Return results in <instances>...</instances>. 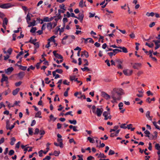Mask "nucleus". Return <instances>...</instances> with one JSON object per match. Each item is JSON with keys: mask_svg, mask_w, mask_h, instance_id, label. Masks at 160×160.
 Returning a JSON list of instances; mask_svg holds the SVG:
<instances>
[{"mask_svg": "<svg viewBox=\"0 0 160 160\" xmlns=\"http://www.w3.org/2000/svg\"><path fill=\"white\" fill-rule=\"evenodd\" d=\"M111 97L113 100L111 101L113 103L117 102V100H119L121 98V96H118L117 93H116L112 91L111 93Z\"/></svg>", "mask_w": 160, "mask_h": 160, "instance_id": "f257e3e1", "label": "nucleus"}, {"mask_svg": "<svg viewBox=\"0 0 160 160\" xmlns=\"http://www.w3.org/2000/svg\"><path fill=\"white\" fill-rule=\"evenodd\" d=\"M112 91L114 93H117L118 96H120L124 94L122 89L120 88H114L113 89Z\"/></svg>", "mask_w": 160, "mask_h": 160, "instance_id": "f03ea898", "label": "nucleus"}, {"mask_svg": "<svg viewBox=\"0 0 160 160\" xmlns=\"http://www.w3.org/2000/svg\"><path fill=\"white\" fill-rule=\"evenodd\" d=\"M103 111V109L102 108H96V111H95L94 113L97 115L98 117H100L101 116Z\"/></svg>", "mask_w": 160, "mask_h": 160, "instance_id": "7ed1b4c3", "label": "nucleus"}, {"mask_svg": "<svg viewBox=\"0 0 160 160\" xmlns=\"http://www.w3.org/2000/svg\"><path fill=\"white\" fill-rule=\"evenodd\" d=\"M110 113L109 112L105 111L103 113V116L104 117V119L107 120L108 119H111V116L110 115Z\"/></svg>", "mask_w": 160, "mask_h": 160, "instance_id": "20e7f679", "label": "nucleus"}, {"mask_svg": "<svg viewBox=\"0 0 160 160\" xmlns=\"http://www.w3.org/2000/svg\"><path fill=\"white\" fill-rule=\"evenodd\" d=\"M133 71L132 70H129L128 69L124 70L123 71V73L126 76H130L131 75Z\"/></svg>", "mask_w": 160, "mask_h": 160, "instance_id": "39448f33", "label": "nucleus"}, {"mask_svg": "<svg viewBox=\"0 0 160 160\" xmlns=\"http://www.w3.org/2000/svg\"><path fill=\"white\" fill-rule=\"evenodd\" d=\"M13 68L10 67L5 70V72L8 75H10L13 70Z\"/></svg>", "mask_w": 160, "mask_h": 160, "instance_id": "423d86ee", "label": "nucleus"}, {"mask_svg": "<svg viewBox=\"0 0 160 160\" xmlns=\"http://www.w3.org/2000/svg\"><path fill=\"white\" fill-rule=\"evenodd\" d=\"M11 7V4L9 3L3 4L0 6L1 8L4 9H7Z\"/></svg>", "mask_w": 160, "mask_h": 160, "instance_id": "0eeeda50", "label": "nucleus"}, {"mask_svg": "<svg viewBox=\"0 0 160 160\" xmlns=\"http://www.w3.org/2000/svg\"><path fill=\"white\" fill-rule=\"evenodd\" d=\"M131 64L132 65V67L134 68L137 69H138V68L141 66V64L139 63H135Z\"/></svg>", "mask_w": 160, "mask_h": 160, "instance_id": "6e6552de", "label": "nucleus"}, {"mask_svg": "<svg viewBox=\"0 0 160 160\" xmlns=\"http://www.w3.org/2000/svg\"><path fill=\"white\" fill-rule=\"evenodd\" d=\"M84 17V15L83 13H80L78 14V17H77V18H76L79 20L80 22H82Z\"/></svg>", "mask_w": 160, "mask_h": 160, "instance_id": "1a4fd4ad", "label": "nucleus"}, {"mask_svg": "<svg viewBox=\"0 0 160 160\" xmlns=\"http://www.w3.org/2000/svg\"><path fill=\"white\" fill-rule=\"evenodd\" d=\"M56 51H54L53 52V53L54 55L58 59H62L63 57L62 56L58 53H56Z\"/></svg>", "mask_w": 160, "mask_h": 160, "instance_id": "9d476101", "label": "nucleus"}, {"mask_svg": "<svg viewBox=\"0 0 160 160\" xmlns=\"http://www.w3.org/2000/svg\"><path fill=\"white\" fill-rule=\"evenodd\" d=\"M2 78L1 80V82H3L4 81H8V77L5 76V74H2Z\"/></svg>", "mask_w": 160, "mask_h": 160, "instance_id": "9b49d317", "label": "nucleus"}, {"mask_svg": "<svg viewBox=\"0 0 160 160\" xmlns=\"http://www.w3.org/2000/svg\"><path fill=\"white\" fill-rule=\"evenodd\" d=\"M102 97L105 98L107 100H108L110 98V96L109 95L104 92H102Z\"/></svg>", "mask_w": 160, "mask_h": 160, "instance_id": "f8f14e48", "label": "nucleus"}, {"mask_svg": "<svg viewBox=\"0 0 160 160\" xmlns=\"http://www.w3.org/2000/svg\"><path fill=\"white\" fill-rule=\"evenodd\" d=\"M153 42L155 43V44L156 46L155 48V50L157 49L160 47V43H159V40H154L153 41Z\"/></svg>", "mask_w": 160, "mask_h": 160, "instance_id": "ddd939ff", "label": "nucleus"}, {"mask_svg": "<svg viewBox=\"0 0 160 160\" xmlns=\"http://www.w3.org/2000/svg\"><path fill=\"white\" fill-rule=\"evenodd\" d=\"M40 20H41V24H42L43 23V22H48L52 20L51 19H49L48 17H45L43 18V20L39 19Z\"/></svg>", "mask_w": 160, "mask_h": 160, "instance_id": "4468645a", "label": "nucleus"}, {"mask_svg": "<svg viewBox=\"0 0 160 160\" xmlns=\"http://www.w3.org/2000/svg\"><path fill=\"white\" fill-rule=\"evenodd\" d=\"M17 75L18 76L19 78L22 79L24 76L25 73L23 72H20Z\"/></svg>", "mask_w": 160, "mask_h": 160, "instance_id": "2eb2a0df", "label": "nucleus"}, {"mask_svg": "<svg viewBox=\"0 0 160 160\" xmlns=\"http://www.w3.org/2000/svg\"><path fill=\"white\" fill-rule=\"evenodd\" d=\"M70 79L71 81L74 80L77 82L78 83H79L80 82V81H78L77 78H75V76H70Z\"/></svg>", "mask_w": 160, "mask_h": 160, "instance_id": "dca6fc26", "label": "nucleus"}, {"mask_svg": "<svg viewBox=\"0 0 160 160\" xmlns=\"http://www.w3.org/2000/svg\"><path fill=\"white\" fill-rule=\"evenodd\" d=\"M28 24V27H31V26H34L35 25L36 21L35 20H33L32 22H27Z\"/></svg>", "mask_w": 160, "mask_h": 160, "instance_id": "f3484780", "label": "nucleus"}, {"mask_svg": "<svg viewBox=\"0 0 160 160\" xmlns=\"http://www.w3.org/2000/svg\"><path fill=\"white\" fill-rule=\"evenodd\" d=\"M65 27V24H64L63 26V27L62 28H60L57 27V28H58L57 29V32L58 31H59L60 32V34L61 35V32H63L64 31Z\"/></svg>", "mask_w": 160, "mask_h": 160, "instance_id": "a211bd4d", "label": "nucleus"}, {"mask_svg": "<svg viewBox=\"0 0 160 160\" xmlns=\"http://www.w3.org/2000/svg\"><path fill=\"white\" fill-rule=\"evenodd\" d=\"M47 28L50 31L51 30V29L52 28V24L51 22H49L47 23Z\"/></svg>", "mask_w": 160, "mask_h": 160, "instance_id": "6ab92c4d", "label": "nucleus"}, {"mask_svg": "<svg viewBox=\"0 0 160 160\" xmlns=\"http://www.w3.org/2000/svg\"><path fill=\"white\" fill-rule=\"evenodd\" d=\"M19 90L20 88H17L13 90L12 92L13 95L14 96L16 95L19 92Z\"/></svg>", "mask_w": 160, "mask_h": 160, "instance_id": "aec40b11", "label": "nucleus"}, {"mask_svg": "<svg viewBox=\"0 0 160 160\" xmlns=\"http://www.w3.org/2000/svg\"><path fill=\"white\" fill-rule=\"evenodd\" d=\"M75 36L74 35H72L69 36V40H70L69 43H70L72 42L73 40L75 39Z\"/></svg>", "mask_w": 160, "mask_h": 160, "instance_id": "412c9836", "label": "nucleus"}, {"mask_svg": "<svg viewBox=\"0 0 160 160\" xmlns=\"http://www.w3.org/2000/svg\"><path fill=\"white\" fill-rule=\"evenodd\" d=\"M79 6L82 8H83L84 7H86V5L85 3H84L83 0H81L79 2Z\"/></svg>", "mask_w": 160, "mask_h": 160, "instance_id": "4be33fe9", "label": "nucleus"}, {"mask_svg": "<svg viewBox=\"0 0 160 160\" xmlns=\"http://www.w3.org/2000/svg\"><path fill=\"white\" fill-rule=\"evenodd\" d=\"M150 112L149 111H148L146 112V116L149 120L151 121L152 120V118L150 116Z\"/></svg>", "mask_w": 160, "mask_h": 160, "instance_id": "5701e85b", "label": "nucleus"}, {"mask_svg": "<svg viewBox=\"0 0 160 160\" xmlns=\"http://www.w3.org/2000/svg\"><path fill=\"white\" fill-rule=\"evenodd\" d=\"M118 48L122 49V52H123L127 53L128 52L127 49L125 47H118Z\"/></svg>", "mask_w": 160, "mask_h": 160, "instance_id": "b1692460", "label": "nucleus"}, {"mask_svg": "<svg viewBox=\"0 0 160 160\" xmlns=\"http://www.w3.org/2000/svg\"><path fill=\"white\" fill-rule=\"evenodd\" d=\"M32 39V37H31L30 38V39L29 40V41L28 42H26V43L30 42L32 44H34L36 42L37 40V39Z\"/></svg>", "mask_w": 160, "mask_h": 160, "instance_id": "393cba45", "label": "nucleus"}, {"mask_svg": "<svg viewBox=\"0 0 160 160\" xmlns=\"http://www.w3.org/2000/svg\"><path fill=\"white\" fill-rule=\"evenodd\" d=\"M82 54L81 56H82L83 55L85 56L86 58H88L89 57V54L88 52L86 51H84L82 52Z\"/></svg>", "mask_w": 160, "mask_h": 160, "instance_id": "a878e982", "label": "nucleus"}, {"mask_svg": "<svg viewBox=\"0 0 160 160\" xmlns=\"http://www.w3.org/2000/svg\"><path fill=\"white\" fill-rule=\"evenodd\" d=\"M15 123H14L13 125H12L11 127H8V122H7V125H6V128L7 129H9L10 130H11L13 128H14L15 126Z\"/></svg>", "mask_w": 160, "mask_h": 160, "instance_id": "bb28decb", "label": "nucleus"}, {"mask_svg": "<svg viewBox=\"0 0 160 160\" xmlns=\"http://www.w3.org/2000/svg\"><path fill=\"white\" fill-rule=\"evenodd\" d=\"M113 52L114 53V54H113V55H115L118 52H121L122 51L121 50L118 49H113Z\"/></svg>", "mask_w": 160, "mask_h": 160, "instance_id": "cd10ccee", "label": "nucleus"}, {"mask_svg": "<svg viewBox=\"0 0 160 160\" xmlns=\"http://www.w3.org/2000/svg\"><path fill=\"white\" fill-rule=\"evenodd\" d=\"M41 112L40 111H38L35 114V117L36 118H42V116H41Z\"/></svg>", "mask_w": 160, "mask_h": 160, "instance_id": "c85d7f7f", "label": "nucleus"}, {"mask_svg": "<svg viewBox=\"0 0 160 160\" xmlns=\"http://www.w3.org/2000/svg\"><path fill=\"white\" fill-rule=\"evenodd\" d=\"M87 139L91 143H94L95 142L94 140L90 137H88Z\"/></svg>", "mask_w": 160, "mask_h": 160, "instance_id": "c756f323", "label": "nucleus"}, {"mask_svg": "<svg viewBox=\"0 0 160 160\" xmlns=\"http://www.w3.org/2000/svg\"><path fill=\"white\" fill-rule=\"evenodd\" d=\"M98 157V158H106V156L103 153L100 152Z\"/></svg>", "mask_w": 160, "mask_h": 160, "instance_id": "7c9ffc66", "label": "nucleus"}, {"mask_svg": "<svg viewBox=\"0 0 160 160\" xmlns=\"http://www.w3.org/2000/svg\"><path fill=\"white\" fill-rule=\"evenodd\" d=\"M55 37H56L55 36H52L50 38L48 39V41H52L53 42H55V41L54 38Z\"/></svg>", "mask_w": 160, "mask_h": 160, "instance_id": "2f4dec72", "label": "nucleus"}, {"mask_svg": "<svg viewBox=\"0 0 160 160\" xmlns=\"http://www.w3.org/2000/svg\"><path fill=\"white\" fill-rule=\"evenodd\" d=\"M16 141V139L15 138L12 137L11 138V142L10 143V144L11 145H13L14 144V142Z\"/></svg>", "mask_w": 160, "mask_h": 160, "instance_id": "473e14b6", "label": "nucleus"}, {"mask_svg": "<svg viewBox=\"0 0 160 160\" xmlns=\"http://www.w3.org/2000/svg\"><path fill=\"white\" fill-rule=\"evenodd\" d=\"M155 15V13L153 12H151V13H149L148 12H147L146 13V15L148 17L153 16Z\"/></svg>", "mask_w": 160, "mask_h": 160, "instance_id": "72a5a7b5", "label": "nucleus"}, {"mask_svg": "<svg viewBox=\"0 0 160 160\" xmlns=\"http://www.w3.org/2000/svg\"><path fill=\"white\" fill-rule=\"evenodd\" d=\"M145 134H146L145 136L148 137H149V135L150 134V132L148 130L145 131L144 132Z\"/></svg>", "mask_w": 160, "mask_h": 160, "instance_id": "f704fd0d", "label": "nucleus"}, {"mask_svg": "<svg viewBox=\"0 0 160 160\" xmlns=\"http://www.w3.org/2000/svg\"><path fill=\"white\" fill-rule=\"evenodd\" d=\"M68 122L72 124H73L74 125H75L76 124L77 122L76 120H69Z\"/></svg>", "mask_w": 160, "mask_h": 160, "instance_id": "c9c22d12", "label": "nucleus"}, {"mask_svg": "<svg viewBox=\"0 0 160 160\" xmlns=\"http://www.w3.org/2000/svg\"><path fill=\"white\" fill-rule=\"evenodd\" d=\"M81 69L83 72L85 71H90V69L88 67H85L84 68H81Z\"/></svg>", "mask_w": 160, "mask_h": 160, "instance_id": "e433bc0d", "label": "nucleus"}, {"mask_svg": "<svg viewBox=\"0 0 160 160\" xmlns=\"http://www.w3.org/2000/svg\"><path fill=\"white\" fill-rule=\"evenodd\" d=\"M18 67H19L21 69L24 71L26 70L27 68V67L26 66H23L21 65H18Z\"/></svg>", "mask_w": 160, "mask_h": 160, "instance_id": "4c0bfd02", "label": "nucleus"}, {"mask_svg": "<svg viewBox=\"0 0 160 160\" xmlns=\"http://www.w3.org/2000/svg\"><path fill=\"white\" fill-rule=\"evenodd\" d=\"M28 129V133L30 135H32L33 133L32 128H29Z\"/></svg>", "mask_w": 160, "mask_h": 160, "instance_id": "58836bf2", "label": "nucleus"}, {"mask_svg": "<svg viewBox=\"0 0 160 160\" xmlns=\"http://www.w3.org/2000/svg\"><path fill=\"white\" fill-rule=\"evenodd\" d=\"M66 10V9H59L58 10V14L59 15L60 14L62 13H64L65 12V11Z\"/></svg>", "mask_w": 160, "mask_h": 160, "instance_id": "ea45409f", "label": "nucleus"}, {"mask_svg": "<svg viewBox=\"0 0 160 160\" xmlns=\"http://www.w3.org/2000/svg\"><path fill=\"white\" fill-rule=\"evenodd\" d=\"M145 45L148 46L149 48H152L153 47L154 45L153 43H152L151 44L148 43V42H146L145 43Z\"/></svg>", "mask_w": 160, "mask_h": 160, "instance_id": "a19ab883", "label": "nucleus"}, {"mask_svg": "<svg viewBox=\"0 0 160 160\" xmlns=\"http://www.w3.org/2000/svg\"><path fill=\"white\" fill-rule=\"evenodd\" d=\"M153 123L154 125L155 126L156 128L159 130L160 129V127L157 125V122H153Z\"/></svg>", "mask_w": 160, "mask_h": 160, "instance_id": "79ce46f5", "label": "nucleus"}, {"mask_svg": "<svg viewBox=\"0 0 160 160\" xmlns=\"http://www.w3.org/2000/svg\"><path fill=\"white\" fill-rule=\"evenodd\" d=\"M37 30V28L36 27H33L30 30V32L32 33H34Z\"/></svg>", "mask_w": 160, "mask_h": 160, "instance_id": "37998d69", "label": "nucleus"}, {"mask_svg": "<svg viewBox=\"0 0 160 160\" xmlns=\"http://www.w3.org/2000/svg\"><path fill=\"white\" fill-rule=\"evenodd\" d=\"M60 153V152L59 151H55L53 152L54 155L55 156H58Z\"/></svg>", "mask_w": 160, "mask_h": 160, "instance_id": "c03bdc74", "label": "nucleus"}, {"mask_svg": "<svg viewBox=\"0 0 160 160\" xmlns=\"http://www.w3.org/2000/svg\"><path fill=\"white\" fill-rule=\"evenodd\" d=\"M8 20L7 18H5L3 22V24H6L7 25L8 23Z\"/></svg>", "mask_w": 160, "mask_h": 160, "instance_id": "a18cd8bd", "label": "nucleus"}, {"mask_svg": "<svg viewBox=\"0 0 160 160\" xmlns=\"http://www.w3.org/2000/svg\"><path fill=\"white\" fill-rule=\"evenodd\" d=\"M26 19L27 22H29L31 20L30 16L28 14L27 15Z\"/></svg>", "mask_w": 160, "mask_h": 160, "instance_id": "49530a36", "label": "nucleus"}, {"mask_svg": "<svg viewBox=\"0 0 160 160\" xmlns=\"http://www.w3.org/2000/svg\"><path fill=\"white\" fill-rule=\"evenodd\" d=\"M155 148L157 150H160V145L158 143H157L155 144Z\"/></svg>", "mask_w": 160, "mask_h": 160, "instance_id": "de8ad7c7", "label": "nucleus"}, {"mask_svg": "<svg viewBox=\"0 0 160 160\" xmlns=\"http://www.w3.org/2000/svg\"><path fill=\"white\" fill-rule=\"evenodd\" d=\"M126 125V124H125V123L122 124L121 125L120 127V128H124V129H126L127 128V127L125 126Z\"/></svg>", "mask_w": 160, "mask_h": 160, "instance_id": "09e8293b", "label": "nucleus"}, {"mask_svg": "<svg viewBox=\"0 0 160 160\" xmlns=\"http://www.w3.org/2000/svg\"><path fill=\"white\" fill-rule=\"evenodd\" d=\"M114 153H115V152L114 151H113L111 149H110L109 150V153H108V155H112L114 154Z\"/></svg>", "mask_w": 160, "mask_h": 160, "instance_id": "8fccbe9b", "label": "nucleus"}, {"mask_svg": "<svg viewBox=\"0 0 160 160\" xmlns=\"http://www.w3.org/2000/svg\"><path fill=\"white\" fill-rule=\"evenodd\" d=\"M12 51V49L11 48H9L7 50V52L10 55L11 54Z\"/></svg>", "mask_w": 160, "mask_h": 160, "instance_id": "3c124183", "label": "nucleus"}, {"mask_svg": "<svg viewBox=\"0 0 160 160\" xmlns=\"http://www.w3.org/2000/svg\"><path fill=\"white\" fill-rule=\"evenodd\" d=\"M22 82L21 81H19L18 82H16L15 83V85L16 87H18L20 86L22 84Z\"/></svg>", "mask_w": 160, "mask_h": 160, "instance_id": "603ef678", "label": "nucleus"}, {"mask_svg": "<svg viewBox=\"0 0 160 160\" xmlns=\"http://www.w3.org/2000/svg\"><path fill=\"white\" fill-rule=\"evenodd\" d=\"M123 103L122 102H121L119 103V104H118V107H119V109L120 110H121L122 109V107L123 106Z\"/></svg>", "mask_w": 160, "mask_h": 160, "instance_id": "864d4df0", "label": "nucleus"}, {"mask_svg": "<svg viewBox=\"0 0 160 160\" xmlns=\"http://www.w3.org/2000/svg\"><path fill=\"white\" fill-rule=\"evenodd\" d=\"M14 151L13 150H10L9 153H8V154L10 156H12L14 154Z\"/></svg>", "mask_w": 160, "mask_h": 160, "instance_id": "5fc2aeb1", "label": "nucleus"}, {"mask_svg": "<svg viewBox=\"0 0 160 160\" xmlns=\"http://www.w3.org/2000/svg\"><path fill=\"white\" fill-rule=\"evenodd\" d=\"M39 132V129H38V128H36L35 130L34 134H35V135L38 134Z\"/></svg>", "mask_w": 160, "mask_h": 160, "instance_id": "6e6d98bb", "label": "nucleus"}, {"mask_svg": "<svg viewBox=\"0 0 160 160\" xmlns=\"http://www.w3.org/2000/svg\"><path fill=\"white\" fill-rule=\"evenodd\" d=\"M56 71L57 72L60 74H61L63 72L62 70L60 69H57Z\"/></svg>", "mask_w": 160, "mask_h": 160, "instance_id": "4d7b16f0", "label": "nucleus"}, {"mask_svg": "<svg viewBox=\"0 0 160 160\" xmlns=\"http://www.w3.org/2000/svg\"><path fill=\"white\" fill-rule=\"evenodd\" d=\"M148 138L150 139H156L155 138V137L152 134H150L149 135V137Z\"/></svg>", "mask_w": 160, "mask_h": 160, "instance_id": "13d9d810", "label": "nucleus"}, {"mask_svg": "<svg viewBox=\"0 0 160 160\" xmlns=\"http://www.w3.org/2000/svg\"><path fill=\"white\" fill-rule=\"evenodd\" d=\"M63 83L64 84L68 85H69L70 82H68L67 80H64L63 81Z\"/></svg>", "mask_w": 160, "mask_h": 160, "instance_id": "bf43d9fd", "label": "nucleus"}, {"mask_svg": "<svg viewBox=\"0 0 160 160\" xmlns=\"http://www.w3.org/2000/svg\"><path fill=\"white\" fill-rule=\"evenodd\" d=\"M96 109V107L95 105H93L92 107V112L95 113V110Z\"/></svg>", "mask_w": 160, "mask_h": 160, "instance_id": "052dcab7", "label": "nucleus"}, {"mask_svg": "<svg viewBox=\"0 0 160 160\" xmlns=\"http://www.w3.org/2000/svg\"><path fill=\"white\" fill-rule=\"evenodd\" d=\"M118 136V135L116 134V132L112 133L110 135V136L112 137H113L114 136Z\"/></svg>", "mask_w": 160, "mask_h": 160, "instance_id": "680f3d73", "label": "nucleus"}, {"mask_svg": "<svg viewBox=\"0 0 160 160\" xmlns=\"http://www.w3.org/2000/svg\"><path fill=\"white\" fill-rule=\"evenodd\" d=\"M89 17L90 18H91L94 17L95 14V13H92L91 12H89Z\"/></svg>", "mask_w": 160, "mask_h": 160, "instance_id": "e2e57ef3", "label": "nucleus"}, {"mask_svg": "<svg viewBox=\"0 0 160 160\" xmlns=\"http://www.w3.org/2000/svg\"><path fill=\"white\" fill-rule=\"evenodd\" d=\"M49 78H45V82L46 83L49 84L51 82V81H48Z\"/></svg>", "mask_w": 160, "mask_h": 160, "instance_id": "0e129e2a", "label": "nucleus"}, {"mask_svg": "<svg viewBox=\"0 0 160 160\" xmlns=\"http://www.w3.org/2000/svg\"><path fill=\"white\" fill-rule=\"evenodd\" d=\"M65 5L63 4H62L59 6V8L61 9H66L65 8Z\"/></svg>", "mask_w": 160, "mask_h": 160, "instance_id": "69168bd1", "label": "nucleus"}, {"mask_svg": "<svg viewBox=\"0 0 160 160\" xmlns=\"http://www.w3.org/2000/svg\"><path fill=\"white\" fill-rule=\"evenodd\" d=\"M129 36L131 38H133L135 37V35L133 33H132L129 35Z\"/></svg>", "mask_w": 160, "mask_h": 160, "instance_id": "338daca9", "label": "nucleus"}, {"mask_svg": "<svg viewBox=\"0 0 160 160\" xmlns=\"http://www.w3.org/2000/svg\"><path fill=\"white\" fill-rule=\"evenodd\" d=\"M35 46V48H38L39 47V45L38 42H36L35 44H34Z\"/></svg>", "mask_w": 160, "mask_h": 160, "instance_id": "774afa93", "label": "nucleus"}]
</instances>
